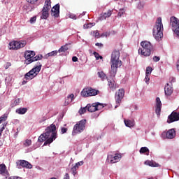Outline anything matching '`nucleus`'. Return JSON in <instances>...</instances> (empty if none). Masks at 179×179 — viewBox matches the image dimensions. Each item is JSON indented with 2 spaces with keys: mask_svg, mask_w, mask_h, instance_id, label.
<instances>
[{
  "mask_svg": "<svg viewBox=\"0 0 179 179\" xmlns=\"http://www.w3.org/2000/svg\"><path fill=\"white\" fill-rule=\"evenodd\" d=\"M111 62V70H110V76L115 78L117 75V70L122 65V62L120 60V51L113 50L111 55L110 58Z\"/></svg>",
  "mask_w": 179,
  "mask_h": 179,
  "instance_id": "obj_1",
  "label": "nucleus"
},
{
  "mask_svg": "<svg viewBox=\"0 0 179 179\" xmlns=\"http://www.w3.org/2000/svg\"><path fill=\"white\" fill-rule=\"evenodd\" d=\"M57 126L55 124H52L49 127H48L45 129V133H43L45 136L46 137V141H45L43 146H47V145H50L52 143L55 139H57Z\"/></svg>",
  "mask_w": 179,
  "mask_h": 179,
  "instance_id": "obj_2",
  "label": "nucleus"
},
{
  "mask_svg": "<svg viewBox=\"0 0 179 179\" xmlns=\"http://www.w3.org/2000/svg\"><path fill=\"white\" fill-rule=\"evenodd\" d=\"M163 22H162V17H159L157 19V21L155 22V25L153 28V36L157 40V41H162V38H163Z\"/></svg>",
  "mask_w": 179,
  "mask_h": 179,
  "instance_id": "obj_3",
  "label": "nucleus"
},
{
  "mask_svg": "<svg viewBox=\"0 0 179 179\" xmlns=\"http://www.w3.org/2000/svg\"><path fill=\"white\" fill-rule=\"evenodd\" d=\"M140 45H141V48L138 50V54L143 57H150V55L153 51V45L147 41H141Z\"/></svg>",
  "mask_w": 179,
  "mask_h": 179,
  "instance_id": "obj_4",
  "label": "nucleus"
},
{
  "mask_svg": "<svg viewBox=\"0 0 179 179\" xmlns=\"http://www.w3.org/2000/svg\"><path fill=\"white\" fill-rule=\"evenodd\" d=\"M41 66V63L37 62L36 66L24 75V79L27 80H31V79H34V78L40 73Z\"/></svg>",
  "mask_w": 179,
  "mask_h": 179,
  "instance_id": "obj_5",
  "label": "nucleus"
},
{
  "mask_svg": "<svg viewBox=\"0 0 179 179\" xmlns=\"http://www.w3.org/2000/svg\"><path fill=\"white\" fill-rule=\"evenodd\" d=\"M85 128H86V120H82L74 125L72 135L75 136L76 134L83 132V131H85Z\"/></svg>",
  "mask_w": 179,
  "mask_h": 179,
  "instance_id": "obj_6",
  "label": "nucleus"
},
{
  "mask_svg": "<svg viewBox=\"0 0 179 179\" xmlns=\"http://www.w3.org/2000/svg\"><path fill=\"white\" fill-rule=\"evenodd\" d=\"M99 93H100V91L91 87H87L82 90L81 96L83 97H92V96H97Z\"/></svg>",
  "mask_w": 179,
  "mask_h": 179,
  "instance_id": "obj_7",
  "label": "nucleus"
},
{
  "mask_svg": "<svg viewBox=\"0 0 179 179\" xmlns=\"http://www.w3.org/2000/svg\"><path fill=\"white\" fill-rule=\"evenodd\" d=\"M26 44H27L26 41H12L9 43L8 48L9 50L16 51L17 50H20V48H23V47H25Z\"/></svg>",
  "mask_w": 179,
  "mask_h": 179,
  "instance_id": "obj_8",
  "label": "nucleus"
},
{
  "mask_svg": "<svg viewBox=\"0 0 179 179\" xmlns=\"http://www.w3.org/2000/svg\"><path fill=\"white\" fill-rule=\"evenodd\" d=\"M124 96H125V90L122 88L119 89L115 92V103L117 104V106H115V108H117V107H118L121 104V102L122 101V99H124Z\"/></svg>",
  "mask_w": 179,
  "mask_h": 179,
  "instance_id": "obj_9",
  "label": "nucleus"
},
{
  "mask_svg": "<svg viewBox=\"0 0 179 179\" xmlns=\"http://www.w3.org/2000/svg\"><path fill=\"white\" fill-rule=\"evenodd\" d=\"M103 108H104V105L99 102L87 105V110L89 113H94V111H99V110H103Z\"/></svg>",
  "mask_w": 179,
  "mask_h": 179,
  "instance_id": "obj_10",
  "label": "nucleus"
},
{
  "mask_svg": "<svg viewBox=\"0 0 179 179\" xmlns=\"http://www.w3.org/2000/svg\"><path fill=\"white\" fill-rule=\"evenodd\" d=\"M171 26L174 33L179 37V20L176 17L170 18Z\"/></svg>",
  "mask_w": 179,
  "mask_h": 179,
  "instance_id": "obj_11",
  "label": "nucleus"
},
{
  "mask_svg": "<svg viewBox=\"0 0 179 179\" xmlns=\"http://www.w3.org/2000/svg\"><path fill=\"white\" fill-rule=\"evenodd\" d=\"M24 57L26 59L25 64L29 65V64H31V62L30 61H33V57H36V52L33 50H27L24 52Z\"/></svg>",
  "mask_w": 179,
  "mask_h": 179,
  "instance_id": "obj_12",
  "label": "nucleus"
},
{
  "mask_svg": "<svg viewBox=\"0 0 179 179\" xmlns=\"http://www.w3.org/2000/svg\"><path fill=\"white\" fill-rule=\"evenodd\" d=\"M121 157L122 156L120 154H115V155H108L106 162L110 164H114V163H118V162L121 159Z\"/></svg>",
  "mask_w": 179,
  "mask_h": 179,
  "instance_id": "obj_13",
  "label": "nucleus"
},
{
  "mask_svg": "<svg viewBox=\"0 0 179 179\" xmlns=\"http://www.w3.org/2000/svg\"><path fill=\"white\" fill-rule=\"evenodd\" d=\"M16 165L17 169H20L21 167H24L25 169H33V165L26 160H18L16 162Z\"/></svg>",
  "mask_w": 179,
  "mask_h": 179,
  "instance_id": "obj_14",
  "label": "nucleus"
},
{
  "mask_svg": "<svg viewBox=\"0 0 179 179\" xmlns=\"http://www.w3.org/2000/svg\"><path fill=\"white\" fill-rule=\"evenodd\" d=\"M176 129H171L166 132H163L162 134V138H164V136H166V139H174V138H176Z\"/></svg>",
  "mask_w": 179,
  "mask_h": 179,
  "instance_id": "obj_15",
  "label": "nucleus"
},
{
  "mask_svg": "<svg viewBox=\"0 0 179 179\" xmlns=\"http://www.w3.org/2000/svg\"><path fill=\"white\" fill-rule=\"evenodd\" d=\"M160 113H162V101H160L159 97H157L155 103V113L159 116L160 115Z\"/></svg>",
  "mask_w": 179,
  "mask_h": 179,
  "instance_id": "obj_16",
  "label": "nucleus"
},
{
  "mask_svg": "<svg viewBox=\"0 0 179 179\" xmlns=\"http://www.w3.org/2000/svg\"><path fill=\"white\" fill-rule=\"evenodd\" d=\"M0 174L1 176H5L6 178L9 177V172H8V169H6V165H5V164H0Z\"/></svg>",
  "mask_w": 179,
  "mask_h": 179,
  "instance_id": "obj_17",
  "label": "nucleus"
},
{
  "mask_svg": "<svg viewBox=\"0 0 179 179\" xmlns=\"http://www.w3.org/2000/svg\"><path fill=\"white\" fill-rule=\"evenodd\" d=\"M51 12L52 16H54V17H58L59 16V4L58 3L53 6Z\"/></svg>",
  "mask_w": 179,
  "mask_h": 179,
  "instance_id": "obj_18",
  "label": "nucleus"
},
{
  "mask_svg": "<svg viewBox=\"0 0 179 179\" xmlns=\"http://www.w3.org/2000/svg\"><path fill=\"white\" fill-rule=\"evenodd\" d=\"M164 92L166 96H171V94H173V92H174V89H173L171 85H169V84L167 83L164 87Z\"/></svg>",
  "mask_w": 179,
  "mask_h": 179,
  "instance_id": "obj_19",
  "label": "nucleus"
},
{
  "mask_svg": "<svg viewBox=\"0 0 179 179\" xmlns=\"http://www.w3.org/2000/svg\"><path fill=\"white\" fill-rule=\"evenodd\" d=\"M69 45L71 43H66L64 45L61 46V48L57 50L59 54L62 52H66L69 50Z\"/></svg>",
  "mask_w": 179,
  "mask_h": 179,
  "instance_id": "obj_20",
  "label": "nucleus"
},
{
  "mask_svg": "<svg viewBox=\"0 0 179 179\" xmlns=\"http://www.w3.org/2000/svg\"><path fill=\"white\" fill-rule=\"evenodd\" d=\"M112 11L108 10L107 13H104L103 14H101V16L99 17V20H106L107 17H110L112 15Z\"/></svg>",
  "mask_w": 179,
  "mask_h": 179,
  "instance_id": "obj_21",
  "label": "nucleus"
},
{
  "mask_svg": "<svg viewBox=\"0 0 179 179\" xmlns=\"http://www.w3.org/2000/svg\"><path fill=\"white\" fill-rule=\"evenodd\" d=\"M50 10H47L46 8H43L42 10V15L41 16V19H48L50 16Z\"/></svg>",
  "mask_w": 179,
  "mask_h": 179,
  "instance_id": "obj_22",
  "label": "nucleus"
},
{
  "mask_svg": "<svg viewBox=\"0 0 179 179\" xmlns=\"http://www.w3.org/2000/svg\"><path fill=\"white\" fill-rule=\"evenodd\" d=\"M73 99H75V95H73V94L69 95L64 102V106H68L70 103H72Z\"/></svg>",
  "mask_w": 179,
  "mask_h": 179,
  "instance_id": "obj_23",
  "label": "nucleus"
},
{
  "mask_svg": "<svg viewBox=\"0 0 179 179\" xmlns=\"http://www.w3.org/2000/svg\"><path fill=\"white\" fill-rule=\"evenodd\" d=\"M146 166H150V167H159V164L155 162L154 161L147 160L144 162Z\"/></svg>",
  "mask_w": 179,
  "mask_h": 179,
  "instance_id": "obj_24",
  "label": "nucleus"
},
{
  "mask_svg": "<svg viewBox=\"0 0 179 179\" xmlns=\"http://www.w3.org/2000/svg\"><path fill=\"white\" fill-rule=\"evenodd\" d=\"M15 113H17V114L23 115V114H26L27 113V108H17V109H16Z\"/></svg>",
  "mask_w": 179,
  "mask_h": 179,
  "instance_id": "obj_25",
  "label": "nucleus"
},
{
  "mask_svg": "<svg viewBox=\"0 0 179 179\" xmlns=\"http://www.w3.org/2000/svg\"><path fill=\"white\" fill-rule=\"evenodd\" d=\"M108 86L111 90H115V89H117V85L114 80H108Z\"/></svg>",
  "mask_w": 179,
  "mask_h": 179,
  "instance_id": "obj_26",
  "label": "nucleus"
},
{
  "mask_svg": "<svg viewBox=\"0 0 179 179\" xmlns=\"http://www.w3.org/2000/svg\"><path fill=\"white\" fill-rule=\"evenodd\" d=\"M41 59H43V55H38L35 57L34 56L32 60H29V62H36V61H41Z\"/></svg>",
  "mask_w": 179,
  "mask_h": 179,
  "instance_id": "obj_27",
  "label": "nucleus"
},
{
  "mask_svg": "<svg viewBox=\"0 0 179 179\" xmlns=\"http://www.w3.org/2000/svg\"><path fill=\"white\" fill-rule=\"evenodd\" d=\"M58 50L52 51L45 55V58H50V57H57V55H58Z\"/></svg>",
  "mask_w": 179,
  "mask_h": 179,
  "instance_id": "obj_28",
  "label": "nucleus"
},
{
  "mask_svg": "<svg viewBox=\"0 0 179 179\" xmlns=\"http://www.w3.org/2000/svg\"><path fill=\"white\" fill-rule=\"evenodd\" d=\"M43 8L48 10L51 9V0H45Z\"/></svg>",
  "mask_w": 179,
  "mask_h": 179,
  "instance_id": "obj_29",
  "label": "nucleus"
},
{
  "mask_svg": "<svg viewBox=\"0 0 179 179\" xmlns=\"http://www.w3.org/2000/svg\"><path fill=\"white\" fill-rule=\"evenodd\" d=\"M124 124L126 127H128L129 128H131L135 126V122L132 120H124Z\"/></svg>",
  "mask_w": 179,
  "mask_h": 179,
  "instance_id": "obj_30",
  "label": "nucleus"
},
{
  "mask_svg": "<svg viewBox=\"0 0 179 179\" xmlns=\"http://www.w3.org/2000/svg\"><path fill=\"white\" fill-rule=\"evenodd\" d=\"M139 152L141 153V155H143V153H147V156H149V148H148V147H142L140 149Z\"/></svg>",
  "mask_w": 179,
  "mask_h": 179,
  "instance_id": "obj_31",
  "label": "nucleus"
},
{
  "mask_svg": "<svg viewBox=\"0 0 179 179\" xmlns=\"http://www.w3.org/2000/svg\"><path fill=\"white\" fill-rule=\"evenodd\" d=\"M98 75L102 80L107 79V76H106V73H104L103 71L98 72Z\"/></svg>",
  "mask_w": 179,
  "mask_h": 179,
  "instance_id": "obj_32",
  "label": "nucleus"
},
{
  "mask_svg": "<svg viewBox=\"0 0 179 179\" xmlns=\"http://www.w3.org/2000/svg\"><path fill=\"white\" fill-rule=\"evenodd\" d=\"M31 145V140H29V139L25 140L23 143V146H24V148H29V146H30Z\"/></svg>",
  "mask_w": 179,
  "mask_h": 179,
  "instance_id": "obj_33",
  "label": "nucleus"
},
{
  "mask_svg": "<svg viewBox=\"0 0 179 179\" xmlns=\"http://www.w3.org/2000/svg\"><path fill=\"white\" fill-rule=\"evenodd\" d=\"M47 138L45 137V135L44 134H41V136L38 137V141L39 142H44V141H47Z\"/></svg>",
  "mask_w": 179,
  "mask_h": 179,
  "instance_id": "obj_34",
  "label": "nucleus"
},
{
  "mask_svg": "<svg viewBox=\"0 0 179 179\" xmlns=\"http://www.w3.org/2000/svg\"><path fill=\"white\" fill-rule=\"evenodd\" d=\"M152 71H153V69L150 66H148L146 68L145 75L150 76L152 74Z\"/></svg>",
  "mask_w": 179,
  "mask_h": 179,
  "instance_id": "obj_35",
  "label": "nucleus"
},
{
  "mask_svg": "<svg viewBox=\"0 0 179 179\" xmlns=\"http://www.w3.org/2000/svg\"><path fill=\"white\" fill-rule=\"evenodd\" d=\"M94 55L96 60L103 59V56H101L97 52H94Z\"/></svg>",
  "mask_w": 179,
  "mask_h": 179,
  "instance_id": "obj_36",
  "label": "nucleus"
},
{
  "mask_svg": "<svg viewBox=\"0 0 179 179\" xmlns=\"http://www.w3.org/2000/svg\"><path fill=\"white\" fill-rule=\"evenodd\" d=\"M93 23H88V24H85L83 27L84 29H90L92 27H93Z\"/></svg>",
  "mask_w": 179,
  "mask_h": 179,
  "instance_id": "obj_37",
  "label": "nucleus"
},
{
  "mask_svg": "<svg viewBox=\"0 0 179 179\" xmlns=\"http://www.w3.org/2000/svg\"><path fill=\"white\" fill-rule=\"evenodd\" d=\"M37 20V17L36 16H34L30 18L29 20V23H31V24H33V23H36V21Z\"/></svg>",
  "mask_w": 179,
  "mask_h": 179,
  "instance_id": "obj_38",
  "label": "nucleus"
},
{
  "mask_svg": "<svg viewBox=\"0 0 179 179\" xmlns=\"http://www.w3.org/2000/svg\"><path fill=\"white\" fill-rule=\"evenodd\" d=\"M87 109V106L85 107V108H81L80 110H79V113L80 115H82V114H85V113H86V110Z\"/></svg>",
  "mask_w": 179,
  "mask_h": 179,
  "instance_id": "obj_39",
  "label": "nucleus"
},
{
  "mask_svg": "<svg viewBox=\"0 0 179 179\" xmlns=\"http://www.w3.org/2000/svg\"><path fill=\"white\" fill-rule=\"evenodd\" d=\"M7 118L8 116L6 115V114H4L0 117V120H1V122H3V121H6Z\"/></svg>",
  "mask_w": 179,
  "mask_h": 179,
  "instance_id": "obj_40",
  "label": "nucleus"
},
{
  "mask_svg": "<svg viewBox=\"0 0 179 179\" xmlns=\"http://www.w3.org/2000/svg\"><path fill=\"white\" fill-rule=\"evenodd\" d=\"M38 1V0H27V2H28L29 3H31V5H36Z\"/></svg>",
  "mask_w": 179,
  "mask_h": 179,
  "instance_id": "obj_41",
  "label": "nucleus"
},
{
  "mask_svg": "<svg viewBox=\"0 0 179 179\" xmlns=\"http://www.w3.org/2000/svg\"><path fill=\"white\" fill-rule=\"evenodd\" d=\"M149 80H150V76L145 74L144 82H145V83H149Z\"/></svg>",
  "mask_w": 179,
  "mask_h": 179,
  "instance_id": "obj_42",
  "label": "nucleus"
},
{
  "mask_svg": "<svg viewBox=\"0 0 179 179\" xmlns=\"http://www.w3.org/2000/svg\"><path fill=\"white\" fill-rule=\"evenodd\" d=\"M76 170H78V168L76 166L71 168L72 174L73 176H76Z\"/></svg>",
  "mask_w": 179,
  "mask_h": 179,
  "instance_id": "obj_43",
  "label": "nucleus"
},
{
  "mask_svg": "<svg viewBox=\"0 0 179 179\" xmlns=\"http://www.w3.org/2000/svg\"><path fill=\"white\" fill-rule=\"evenodd\" d=\"M66 132H68V128H66V127L61 128V134H66Z\"/></svg>",
  "mask_w": 179,
  "mask_h": 179,
  "instance_id": "obj_44",
  "label": "nucleus"
},
{
  "mask_svg": "<svg viewBox=\"0 0 179 179\" xmlns=\"http://www.w3.org/2000/svg\"><path fill=\"white\" fill-rule=\"evenodd\" d=\"M152 61H154V62H159L160 61V57L154 56L152 58Z\"/></svg>",
  "mask_w": 179,
  "mask_h": 179,
  "instance_id": "obj_45",
  "label": "nucleus"
},
{
  "mask_svg": "<svg viewBox=\"0 0 179 179\" xmlns=\"http://www.w3.org/2000/svg\"><path fill=\"white\" fill-rule=\"evenodd\" d=\"M124 13H125V10L120 9V12L117 14V16H120V17H121L122 15H124Z\"/></svg>",
  "mask_w": 179,
  "mask_h": 179,
  "instance_id": "obj_46",
  "label": "nucleus"
},
{
  "mask_svg": "<svg viewBox=\"0 0 179 179\" xmlns=\"http://www.w3.org/2000/svg\"><path fill=\"white\" fill-rule=\"evenodd\" d=\"M19 103H20V99H16L14 102H13V106H17V104H19Z\"/></svg>",
  "mask_w": 179,
  "mask_h": 179,
  "instance_id": "obj_47",
  "label": "nucleus"
},
{
  "mask_svg": "<svg viewBox=\"0 0 179 179\" xmlns=\"http://www.w3.org/2000/svg\"><path fill=\"white\" fill-rule=\"evenodd\" d=\"M5 127H6V124H3V127L0 129V137L2 136V132H3Z\"/></svg>",
  "mask_w": 179,
  "mask_h": 179,
  "instance_id": "obj_48",
  "label": "nucleus"
},
{
  "mask_svg": "<svg viewBox=\"0 0 179 179\" xmlns=\"http://www.w3.org/2000/svg\"><path fill=\"white\" fill-rule=\"evenodd\" d=\"M83 166V161L76 163V165H75V166H76L77 169H79V166Z\"/></svg>",
  "mask_w": 179,
  "mask_h": 179,
  "instance_id": "obj_49",
  "label": "nucleus"
},
{
  "mask_svg": "<svg viewBox=\"0 0 179 179\" xmlns=\"http://www.w3.org/2000/svg\"><path fill=\"white\" fill-rule=\"evenodd\" d=\"M12 64L10 62H7L6 64L4 66L5 69H8L10 66H11Z\"/></svg>",
  "mask_w": 179,
  "mask_h": 179,
  "instance_id": "obj_50",
  "label": "nucleus"
},
{
  "mask_svg": "<svg viewBox=\"0 0 179 179\" xmlns=\"http://www.w3.org/2000/svg\"><path fill=\"white\" fill-rule=\"evenodd\" d=\"M78 58L76 57V56H73V57H72V61H73V62H78Z\"/></svg>",
  "mask_w": 179,
  "mask_h": 179,
  "instance_id": "obj_51",
  "label": "nucleus"
},
{
  "mask_svg": "<svg viewBox=\"0 0 179 179\" xmlns=\"http://www.w3.org/2000/svg\"><path fill=\"white\" fill-rule=\"evenodd\" d=\"M95 45H96V47H100V48H101V47H103V43H96L95 44Z\"/></svg>",
  "mask_w": 179,
  "mask_h": 179,
  "instance_id": "obj_52",
  "label": "nucleus"
},
{
  "mask_svg": "<svg viewBox=\"0 0 179 179\" xmlns=\"http://www.w3.org/2000/svg\"><path fill=\"white\" fill-rule=\"evenodd\" d=\"M170 81H171V83H173L176 82V78L174 77H171L170 78Z\"/></svg>",
  "mask_w": 179,
  "mask_h": 179,
  "instance_id": "obj_53",
  "label": "nucleus"
},
{
  "mask_svg": "<svg viewBox=\"0 0 179 179\" xmlns=\"http://www.w3.org/2000/svg\"><path fill=\"white\" fill-rule=\"evenodd\" d=\"M71 19H74V20H76V15H70Z\"/></svg>",
  "mask_w": 179,
  "mask_h": 179,
  "instance_id": "obj_54",
  "label": "nucleus"
},
{
  "mask_svg": "<svg viewBox=\"0 0 179 179\" xmlns=\"http://www.w3.org/2000/svg\"><path fill=\"white\" fill-rule=\"evenodd\" d=\"M95 37H96L97 38H99V37H100V33H99V31L95 32Z\"/></svg>",
  "mask_w": 179,
  "mask_h": 179,
  "instance_id": "obj_55",
  "label": "nucleus"
},
{
  "mask_svg": "<svg viewBox=\"0 0 179 179\" xmlns=\"http://www.w3.org/2000/svg\"><path fill=\"white\" fill-rule=\"evenodd\" d=\"M10 179H22V178L19 176H13V177H10Z\"/></svg>",
  "mask_w": 179,
  "mask_h": 179,
  "instance_id": "obj_56",
  "label": "nucleus"
},
{
  "mask_svg": "<svg viewBox=\"0 0 179 179\" xmlns=\"http://www.w3.org/2000/svg\"><path fill=\"white\" fill-rule=\"evenodd\" d=\"M64 179H69V174L66 173L65 176H64Z\"/></svg>",
  "mask_w": 179,
  "mask_h": 179,
  "instance_id": "obj_57",
  "label": "nucleus"
},
{
  "mask_svg": "<svg viewBox=\"0 0 179 179\" xmlns=\"http://www.w3.org/2000/svg\"><path fill=\"white\" fill-rule=\"evenodd\" d=\"M176 68H177L178 71H179V59L176 62Z\"/></svg>",
  "mask_w": 179,
  "mask_h": 179,
  "instance_id": "obj_58",
  "label": "nucleus"
},
{
  "mask_svg": "<svg viewBox=\"0 0 179 179\" xmlns=\"http://www.w3.org/2000/svg\"><path fill=\"white\" fill-rule=\"evenodd\" d=\"M27 83V81H26V80L22 81V85H26Z\"/></svg>",
  "mask_w": 179,
  "mask_h": 179,
  "instance_id": "obj_59",
  "label": "nucleus"
},
{
  "mask_svg": "<svg viewBox=\"0 0 179 179\" xmlns=\"http://www.w3.org/2000/svg\"><path fill=\"white\" fill-rule=\"evenodd\" d=\"M20 131V129H17V132H16V135H17V133Z\"/></svg>",
  "mask_w": 179,
  "mask_h": 179,
  "instance_id": "obj_60",
  "label": "nucleus"
},
{
  "mask_svg": "<svg viewBox=\"0 0 179 179\" xmlns=\"http://www.w3.org/2000/svg\"><path fill=\"white\" fill-rule=\"evenodd\" d=\"M1 122H2L1 120H0V124H1Z\"/></svg>",
  "mask_w": 179,
  "mask_h": 179,
  "instance_id": "obj_61",
  "label": "nucleus"
},
{
  "mask_svg": "<svg viewBox=\"0 0 179 179\" xmlns=\"http://www.w3.org/2000/svg\"><path fill=\"white\" fill-rule=\"evenodd\" d=\"M39 122L41 123V121H40Z\"/></svg>",
  "mask_w": 179,
  "mask_h": 179,
  "instance_id": "obj_62",
  "label": "nucleus"
},
{
  "mask_svg": "<svg viewBox=\"0 0 179 179\" xmlns=\"http://www.w3.org/2000/svg\"><path fill=\"white\" fill-rule=\"evenodd\" d=\"M115 1H118V0H115Z\"/></svg>",
  "mask_w": 179,
  "mask_h": 179,
  "instance_id": "obj_63",
  "label": "nucleus"
}]
</instances>
